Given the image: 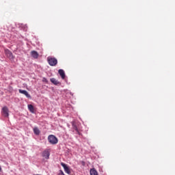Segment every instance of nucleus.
<instances>
[{
	"mask_svg": "<svg viewBox=\"0 0 175 175\" xmlns=\"http://www.w3.org/2000/svg\"><path fill=\"white\" fill-rule=\"evenodd\" d=\"M90 175H99L98 171L95 168L90 169Z\"/></svg>",
	"mask_w": 175,
	"mask_h": 175,
	"instance_id": "nucleus-11",
	"label": "nucleus"
},
{
	"mask_svg": "<svg viewBox=\"0 0 175 175\" xmlns=\"http://www.w3.org/2000/svg\"><path fill=\"white\" fill-rule=\"evenodd\" d=\"M5 55H7V57H8V58H9V59H14V57L13 56V53L9 49L5 50Z\"/></svg>",
	"mask_w": 175,
	"mask_h": 175,
	"instance_id": "nucleus-3",
	"label": "nucleus"
},
{
	"mask_svg": "<svg viewBox=\"0 0 175 175\" xmlns=\"http://www.w3.org/2000/svg\"><path fill=\"white\" fill-rule=\"evenodd\" d=\"M59 75H60L62 79L64 80L65 79V71H64V70L60 69L58 71Z\"/></svg>",
	"mask_w": 175,
	"mask_h": 175,
	"instance_id": "nucleus-9",
	"label": "nucleus"
},
{
	"mask_svg": "<svg viewBox=\"0 0 175 175\" xmlns=\"http://www.w3.org/2000/svg\"><path fill=\"white\" fill-rule=\"evenodd\" d=\"M33 132L35 135H39L40 133V131L37 127L33 129Z\"/></svg>",
	"mask_w": 175,
	"mask_h": 175,
	"instance_id": "nucleus-14",
	"label": "nucleus"
},
{
	"mask_svg": "<svg viewBox=\"0 0 175 175\" xmlns=\"http://www.w3.org/2000/svg\"><path fill=\"white\" fill-rule=\"evenodd\" d=\"M2 171V167H1V165H0V172H1Z\"/></svg>",
	"mask_w": 175,
	"mask_h": 175,
	"instance_id": "nucleus-16",
	"label": "nucleus"
},
{
	"mask_svg": "<svg viewBox=\"0 0 175 175\" xmlns=\"http://www.w3.org/2000/svg\"><path fill=\"white\" fill-rule=\"evenodd\" d=\"M2 113L5 117H9V109L8 107H3L2 108Z\"/></svg>",
	"mask_w": 175,
	"mask_h": 175,
	"instance_id": "nucleus-4",
	"label": "nucleus"
},
{
	"mask_svg": "<svg viewBox=\"0 0 175 175\" xmlns=\"http://www.w3.org/2000/svg\"><path fill=\"white\" fill-rule=\"evenodd\" d=\"M51 83H53V84H54L55 85H58V84H61L59 83V81H58L57 79H55V78H51Z\"/></svg>",
	"mask_w": 175,
	"mask_h": 175,
	"instance_id": "nucleus-12",
	"label": "nucleus"
},
{
	"mask_svg": "<svg viewBox=\"0 0 175 175\" xmlns=\"http://www.w3.org/2000/svg\"><path fill=\"white\" fill-rule=\"evenodd\" d=\"M42 157L45 158V159H49L50 158V151L49 150H45L42 152Z\"/></svg>",
	"mask_w": 175,
	"mask_h": 175,
	"instance_id": "nucleus-6",
	"label": "nucleus"
},
{
	"mask_svg": "<svg viewBox=\"0 0 175 175\" xmlns=\"http://www.w3.org/2000/svg\"><path fill=\"white\" fill-rule=\"evenodd\" d=\"M28 109H29V111H31V113H33V111H35V109L33 108V105H29Z\"/></svg>",
	"mask_w": 175,
	"mask_h": 175,
	"instance_id": "nucleus-13",
	"label": "nucleus"
},
{
	"mask_svg": "<svg viewBox=\"0 0 175 175\" xmlns=\"http://www.w3.org/2000/svg\"><path fill=\"white\" fill-rule=\"evenodd\" d=\"M19 94H23V95H25L27 98H31V95L28 93L27 90H23L19 89Z\"/></svg>",
	"mask_w": 175,
	"mask_h": 175,
	"instance_id": "nucleus-7",
	"label": "nucleus"
},
{
	"mask_svg": "<svg viewBox=\"0 0 175 175\" xmlns=\"http://www.w3.org/2000/svg\"><path fill=\"white\" fill-rule=\"evenodd\" d=\"M31 57H33V58H35V59L39 57V54L36 51H31Z\"/></svg>",
	"mask_w": 175,
	"mask_h": 175,
	"instance_id": "nucleus-10",
	"label": "nucleus"
},
{
	"mask_svg": "<svg viewBox=\"0 0 175 175\" xmlns=\"http://www.w3.org/2000/svg\"><path fill=\"white\" fill-rule=\"evenodd\" d=\"M48 142L51 144H57V143H58V138H57L55 135H49L48 137Z\"/></svg>",
	"mask_w": 175,
	"mask_h": 175,
	"instance_id": "nucleus-1",
	"label": "nucleus"
},
{
	"mask_svg": "<svg viewBox=\"0 0 175 175\" xmlns=\"http://www.w3.org/2000/svg\"><path fill=\"white\" fill-rule=\"evenodd\" d=\"M72 129H74V131L77 132V135H81V133H80L79 129L77 128V126L75 123H72Z\"/></svg>",
	"mask_w": 175,
	"mask_h": 175,
	"instance_id": "nucleus-8",
	"label": "nucleus"
},
{
	"mask_svg": "<svg viewBox=\"0 0 175 175\" xmlns=\"http://www.w3.org/2000/svg\"><path fill=\"white\" fill-rule=\"evenodd\" d=\"M48 63L49 64L50 66H55L57 64H58V60L55 59V57H49L47 58Z\"/></svg>",
	"mask_w": 175,
	"mask_h": 175,
	"instance_id": "nucleus-2",
	"label": "nucleus"
},
{
	"mask_svg": "<svg viewBox=\"0 0 175 175\" xmlns=\"http://www.w3.org/2000/svg\"><path fill=\"white\" fill-rule=\"evenodd\" d=\"M42 81H43V83H46V84H47V83H49V81L47 80V79H46V78H42Z\"/></svg>",
	"mask_w": 175,
	"mask_h": 175,
	"instance_id": "nucleus-15",
	"label": "nucleus"
},
{
	"mask_svg": "<svg viewBox=\"0 0 175 175\" xmlns=\"http://www.w3.org/2000/svg\"><path fill=\"white\" fill-rule=\"evenodd\" d=\"M61 165L62 167H64V172L67 173V174H70V169L69 168V167H68V165H66V164H65L64 163H61Z\"/></svg>",
	"mask_w": 175,
	"mask_h": 175,
	"instance_id": "nucleus-5",
	"label": "nucleus"
}]
</instances>
